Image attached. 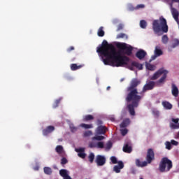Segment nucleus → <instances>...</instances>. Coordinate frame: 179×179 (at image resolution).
Returning a JSON list of instances; mask_svg holds the SVG:
<instances>
[{"mask_svg": "<svg viewBox=\"0 0 179 179\" xmlns=\"http://www.w3.org/2000/svg\"><path fill=\"white\" fill-rule=\"evenodd\" d=\"M124 168V164L122 162H118V166H115L113 168V171L118 173L120 172V169H122Z\"/></svg>", "mask_w": 179, "mask_h": 179, "instance_id": "17", "label": "nucleus"}, {"mask_svg": "<svg viewBox=\"0 0 179 179\" xmlns=\"http://www.w3.org/2000/svg\"><path fill=\"white\" fill-rule=\"evenodd\" d=\"M178 106H179V103H178Z\"/></svg>", "mask_w": 179, "mask_h": 179, "instance_id": "61", "label": "nucleus"}, {"mask_svg": "<svg viewBox=\"0 0 179 179\" xmlns=\"http://www.w3.org/2000/svg\"><path fill=\"white\" fill-rule=\"evenodd\" d=\"M140 27L141 29H145L147 27V22L145 20H141L140 21Z\"/></svg>", "mask_w": 179, "mask_h": 179, "instance_id": "33", "label": "nucleus"}, {"mask_svg": "<svg viewBox=\"0 0 179 179\" xmlns=\"http://www.w3.org/2000/svg\"><path fill=\"white\" fill-rule=\"evenodd\" d=\"M110 161H111V162H112L113 164H118L117 160V159H116L115 157H110Z\"/></svg>", "mask_w": 179, "mask_h": 179, "instance_id": "44", "label": "nucleus"}, {"mask_svg": "<svg viewBox=\"0 0 179 179\" xmlns=\"http://www.w3.org/2000/svg\"><path fill=\"white\" fill-rule=\"evenodd\" d=\"M117 47L122 52L127 56H130L132 54L133 47L130 45L125 43H118Z\"/></svg>", "mask_w": 179, "mask_h": 179, "instance_id": "5", "label": "nucleus"}, {"mask_svg": "<svg viewBox=\"0 0 179 179\" xmlns=\"http://www.w3.org/2000/svg\"><path fill=\"white\" fill-rule=\"evenodd\" d=\"M145 8V6L144 4H138L136 7V9H140V8Z\"/></svg>", "mask_w": 179, "mask_h": 179, "instance_id": "49", "label": "nucleus"}, {"mask_svg": "<svg viewBox=\"0 0 179 179\" xmlns=\"http://www.w3.org/2000/svg\"><path fill=\"white\" fill-rule=\"evenodd\" d=\"M141 179H143V178H141Z\"/></svg>", "mask_w": 179, "mask_h": 179, "instance_id": "62", "label": "nucleus"}, {"mask_svg": "<svg viewBox=\"0 0 179 179\" xmlns=\"http://www.w3.org/2000/svg\"><path fill=\"white\" fill-rule=\"evenodd\" d=\"M110 89V87H107V90H109Z\"/></svg>", "mask_w": 179, "mask_h": 179, "instance_id": "57", "label": "nucleus"}, {"mask_svg": "<svg viewBox=\"0 0 179 179\" xmlns=\"http://www.w3.org/2000/svg\"><path fill=\"white\" fill-rule=\"evenodd\" d=\"M106 131V127L105 126H98L96 129V135H104Z\"/></svg>", "mask_w": 179, "mask_h": 179, "instance_id": "11", "label": "nucleus"}, {"mask_svg": "<svg viewBox=\"0 0 179 179\" xmlns=\"http://www.w3.org/2000/svg\"><path fill=\"white\" fill-rule=\"evenodd\" d=\"M169 41V37L166 34H164L162 37V42L163 44H167Z\"/></svg>", "mask_w": 179, "mask_h": 179, "instance_id": "32", "label": "nucleus"}, {"mask_svg": "<svg viewBox=\"0 0 179 179\" xmlns=\"http://www.w3.org/2000/svg\"><path fill=\"white\" fill-rule=\"evenodd\" d=\"M80 127L85 129H89L93 128V124H86V123H81V124H80Z\"/></svg>", "mask_w": 179, "mask_h": 179, "instance_id": "29", "label": "nucleus"}, {"mask_svg": "<svg viewBox=\"0 0 179 179\" xmlns=\"http://www.w3.org/2000/svg\"><path fill=\"white\" fill-rule=\"evenodd\" d=\"M76 152H78V156L82 159L86 158V153L85 152V148H76Z\"/></svg>", "mask_w": 179, "mask_h": 179, "instance_id": "13", "label": "nucleus"}, {"mask_svg": "<svg viewBox=\"0 0 179 179\" xmlns=\"http://www.w3.org/2000/svg\"><path fill=\"white\" fill-rule=\"evenodd\" d=\"M117 38H125L126 40L128 39V36L124 33H120L117 35Z\"/></svg>", "mask_w": 179, "mask_h": 179, "instance_id": "30", "label": "nucleus"}, {"mask_svg": "<svg viewBox=\"0 0 179 179\" xmlns=\"http://www.w3.org/2000/svg\"><path fill=\"white\" fill-rule=\"evenodd\" d=\"M96 148H104V145H103V142H99L96 143Z\"/></svg>", "mask_w": 179, "mask_h": 179, "instance_id": "43", "label": "nucleus"}, {"mask_svg": "<svg viewBox=\"0 0 179 179\" xmlns=\"http://www.w3.org/2000/svg\"><path fill=\"white\" fill-rule=\"evenodd\" d=\"M97 35L99 37H103L105 35V31H103V27H100L98 29Z\"/></svg>", "mask_w": 179, "mask_h": 179, "instance_id": "26", "label": "nucleus"}, {"mask_svg": "<svg viewBox=\"0 0 179 179\" xmlns=\"http://www.w3.org/2000/svg\"><path fill=\"white\" fill-rule=\"evenodd\" d=\"M171 93L172 95L175 97H178L179 95V90L178 88V87H176V85H175V84H172L171 85Z\"/></svg>", "mask_w": 179, "mask_h": 179, "instance_id": "16", "label": "nucleus"}, {"mask_svg": "<svg viewBox=\"0 0 179 179\" xmlns=\"http://www.w3.org/2000/svg\"><path fill=\"white\" fill-rule=\"evenodd\" d=\"M60 103H61V99H57L52 106L53 108H57V107H58V106H59Z\"/></svg>", "mask_w": 179, "mask_h": 179, "instance_id": "35", "label": "nucleus"}, {"mask_svg": "<svg viewBox=\"0 0 179 179\" xmlns=\"http://www.w3.org/2000/svg\"><path fill=\"white\" fill-rule=\"evenodd\" d=\"M167 73H168V71L164 69V72L163 73L162 77L159 78L158 81H156L155 83L156 85L159 86L165 82V80L167 77Z\"/></svg>", "mask_w": 179, "mask_h": 179, "instance_id": "12", "label": "nucleus"}, {"mask_svg": "<svg viewBox=\"0 0 179 179\" xmlns=\"http://www.w3.org/2000/svg\"><path fill=\"white\" fill-rule=\"evenodd\" d=\"M134 66H132V64L131 66H129V69L131 70V71H133L134 70Z\"/></svg>", "mask_w": 179, "mask_h": 179, "instance_id": "54", "label": "nucleus"}, {"mask_svg": "<svg viewBox=\"0 0 179 179\" xmlns=\"http://www.w3.org/2000/svg\"><path fill=\"white\" fill-rule=\"evenodd\" d=\"M164 73V68H161L159 69L157 71H156L155 73V74H153V76H152V77H150V80H157L163 73Z\"/></svg>", "mask_w": 179, "mask_h": 179, "instance_id": "8", "label": "nucleus"}, {"mask_svg": "<svg viewBox=\"0 0 179 179\" xmlns=\"http://www.w3.org/2000/svg\"><path fill=\"white\" fill-rule=\"evenodd\" d=\"M93 120H94V116H93V115H85L83 117V122L92 121Z\"/></svg>", "mask_w": 179, "mask_h": 179, "instance_id": "19", "label": "nucleus"}, {"mask_svg": "<svg viewBox=\"0 0 179 179\" xmlns=\"http://www.w3.org/2000/svg\"><path fill=\"white\" fill-rule=\"evenodd\" d=\"M136 165L138 167H145V166H148V164H147V162L145 161L141 162L139 159H136Z\"/></svg>", "mask_w": 179, "mask_h": 179, "instance_id": "23", "label": "nucleus"}, {"mask_svg": "<svg viewBox=\"0 0 179 179\" xmlns=\"http://www.w3.org/2000/svg\"><path fill=\"white\" fill-rule=\"evenodd\" d=\"M112 143L110 141H108L106 145L105 150L106 151H108L112 148Z\"/></svg>", "mask_w": 179, "mask_h": 179, "instance_id": "38", "label": "nucleus"}, {"mask_svg": "<svg viewBox=\"0 0 179 179\" xmlns=\"http://www.w3.org/2000/svg\"><path fill=\"white\" fill-rule=\"evenodd\" d=\"M147 53L145 50H139L138 51H137L136 54V57L141 60L143 59H144V57L146 56Z\"/></svg>", "mask_w": 179, "mask_h": 179, "instance_id": "14", "label": "nucleus"}, {"mask_svg": "<svg viewBox=\"0 0 179 179\" xmlns=\"http://www.w3.org/2000/svg\"><path fill=\"white\" fill-rule=\"evenodd\" d=\"M152 29L155 34H158V36L162 35V34H159L161 31L165 34L167 33L169 27L166 20L164 17H160L159 20H154L152 22Z\"/></svg>", "mask_w": 179, "mask_h": 179, "instance_id": "3", "label": "nucleus"}, {"mask_svg": "<svg viewBox=\"0 0 179 179\" xmlns=\"http://www.w3.org/2000/svg\"><path fill=\"white\" fill-rule=\"evenodd\" d=\"M127 132H128L127 129H122V130H121V134H122L123 136H124L125 135H127Z\"/></svg>", "mask_w": 179, "mask_h": 179, "instance_id": "45", "label": "nucleus"}, {"mask_svg": "<svg viewBox=\"0 0 179 179\" xmlns=\"http://www.w3.org/2000/svg\"><path fill=\"white\" fill-rule=\"evenodd\" d=\"M172 122H174L175 124H179L178 122H179V119L178 117H177L176 119H172Z\"/></svg>", "mask_w": 179, "mask_h": 179, "instance_id": "52", "label": "nucleus"}, {"mask_svg": "<svg viewBox=\"0 0 179 179\" xmlns=\"http://www.w3.org/2000/svg\"><path fill=\"white\" fill-rule=\"evenodd\" d=\"M166 148L169 150L171 149V143L169 142L166 143Z\"/></svg>", "mask_w": 179, "mask_h": 179, "instance_id": "46", "label": "nucleus"}, {"mask_svg": "<svg viewBox=\"0 0 179 179\" xmlns=\"http://www.w3.org/2000/svg\"><path fill=\"white\" fill-rule=\"evenodd\" d=\"M68 179H72V178L71 176H68Z\"/></svg>", "mask_w": 179, "mask_h": 179, "instance_id": "58", "label": "nucleus"}, {"mask_svg": "<svg viewBox=\"0 0 179 179\" xmlns=\"http://www.w3.org/2000/svg\"><path fill=\"white\" fill-rule=\"evenodd\" d=\"M89 162L92 164L94 162V154L90 153L88 156Z\"/></svg>", "mask_w": 179, "mask_h": 179, "instance_id": "34", "label": "nucleus"}, {"mask_svg": "<svg viewBox=\"0 0 179 179\" xmlns=\"http://www.w3.org/2000/svg\"><path fill=\"white\" fill-rule=\"evenodd\" d=\"M146 69L152 71L155 70V66L150 63H146Z\"/></svg>", "mask_w": 179, "mask_h": 179, "instance_id": "31", "label": "nucleus"}, {"mask_svg": "<svg viewBox=\"0 0 179 179\" xmlns=\"http://www.w3.org/2000/svg\"><path fill=\"white\" fill-rule=\"evenodd\" d=\"M155 55H154V56L152 57V59L153 60L155 59V58H156L157 57H159V56H161V55H163V52H162V50L159 48V46H156V47H155Z\"/></svg>", "mask_w": 179, "mask_h": 179, "instance_id": "15", "label": "nucleus"}, {"mask_svg": "<svg viewBox=\"0 0 179 179\" xmlns=\"http://www.w3.org/2000/svg\"><path fill=\"white\" fill-rule=\"evenodd\" d=\"M43 171L45 174H46L47 176H51V174H52V169H51V168L50 167H47V166L44 167Z\"/></svg>", "mask_w": 179, "mask_h": 179, "instance_id": "25", "label": "nucleus"}, {"mask_svg": "<svg viewBox=\"0 0 179 179\" xmlns=\"http://www.w3.org/2000/svg\"><path fill=\"white\" fill-rule=\"evenodd\" d=\"M88 146L90 148H96V143L94 142H91L89 143Z\"/></svg>", "mask_w": 179, "mask_h": 179, "instance_id": "42", "label": "nucleus"}, {"mask_svg": "<svg viewBox=\"0 0 179 179\" xmlns=\"http://www.w3.org/2000/svg\"><path fill=\"white\" fill-rule=\"evenodd\" d=\"M55 150L58 155H62V153H64V148L62 145H57L55 148Z\"/></svg>", "mask_w": 179, "mask_h": 179, "instance_id": "27", "label": "nucleus"}, {"mask_svg": "<svg viewBox=\"0 0 179 179\" xmlns=\"http://www.w3.org/2000/svg\"><path fill=\"white\" fill-rule=\"evenodd\" d=\"M59 174L64 179H68V171H66V169H61Z\"/></svg>", "mask_w": 179, "mask_h": 179, "instance_id": "20", "label": "nucleus"}, {"mask_svg": "<svg viewBox=\"0 0 179 179\" xmlns=\"http://www.w3.org/2000/svg\"><path fill=\"white\" fill-rule=\"evenodd\" d=\"M74 50H75V47H73V46H70V48H69V51H73Z\"/></svg>", "mask_w": 179, "mask_h": 179, "instance_id": "53", "label": "nucleus"}, {"mask_svg": "<svg viewBox=\"0 0 179 179\" xmlns=\"http://www.w3.org/2000/svg\"><path fill=\"white\" fill-rule=\"evenodd\" d=\"M130 124V120L127 118L124 119V120L120 124V128H125Z\"/></svg>", "mask_w": 179, "mask_h": 179, "instance_id": "22", "label": "nucleus"}, {"mask_svg": "<svg viewBox=\"0 0 179 179\" xmlns=\"http://www.w3.org/2000/svg\"><path fill=\"white\" fill-rule=\"evenodd\" d=\"M69 128L71 131V132L75 133L78 131V127H75L73 124H69Z\"/></svg>", "mask_w": 179, "mask_h": 179, "instance_id": "40", "label": "nucleus"}, {"mask_svg": "<svg viewBox=\"0 0 179 179\" xmlns=\"http://www.w3.org/2000/svg\"><path fill=\"white\" fill-rule=\"evenodd\" d=\"M111 120H112V121H114V120H115L114 117H112V118H111Z\"/></svg>", "mask_w": 179, "mask_h": 179, "instance_id": "59", "label": "nucleus"}, {"mask_svg": "<svg viewBox=\"0 0 179 179\" xmlns=\"http://www.w3.org/2000/svg\"><path fill=\"white\" fill-rule=\"evenodd\" d=\"M162 106L166 110H171V108H173V105H171L170 102H168V101H164L162 102Z\"/></svg>", "mask_w": 179, "mask_h": 179, "instance_id": "18", "label": "nucleus"}, {"mask_svg": "<svg viewBox=\"0 0 179 179\" xmlns=\"http://www.w3.org/2000/svg\"><path fill=\"white\" fill-rule=\"evenodd\" d=\"M145 159H146L145 162H147V165L150 164L155 159V152L152 149L150 148L148 150Z\"/></svg>", "mask_w": 179, "mask_h": 179, "instance_id": "6", "label": "nucleus"}, {"mask_svg": "<svg viewBox=\"0 0 179 179\" xmlns=\"http://www.w3.org/2000/svg\"><path fill=\"white\" fill-rule=\"evenodd\" d=\"M66 163H68V159H66L65 157H63L62 159L61 164H66Z\"/></svg>", "mask_w": 179, "mask_h": 179, "instance_id": "47", "label": "nucleus"}, {"mask_svg": "<svg viewBox=\"0 0 179 179\" xmlns=\"http://www.w3.org/2000/svg\"><path fill=\"white\" fill-rule=\"evenodd\" d=\"M131 65H132V66L136 67L138 70H142L143 69V64H140V63H138L137 62H131Z\"/></svg>", "mask_w": 179, "mask_h": 179, "instance_id": "24", "label": "nucleus"}, {"mask_svg": "<svg viewBox=\"0 0 179 179\" xmlns=\"http://www.w3.org/2000/svg\"><path fill=\"white\" fill-rule=\"evenodd\" d=\"M123 151L126 153H131L132 151V149L130 146H129L128 144H126L124 147H123Z\"/></svg>", "mask_w": 179, "mask_h": 179, "instance_id": "28", "label": "nucleus"}, {"mask_svg": "<svg viewBox=\"0 0 179 179\" xmlns=\"http://www.w3.org/2000/svg\"><path fill=\"white\" fill-rule=\"evenodd\" d=\"M178 45H179V40L178 39H175L174 40V43L172 45V48H176Z\"/></svg>", "mask_w": 179, "mask_h": 179, "instance_id": "41", "label": "nucleus"}, {"mask_svg": "<svg viewBox=\"0 0 179 179\" xmlns=\"http://www.w3.org/2000/svg\"><path fill=\"white\" fill-rule=\"evenodd\" d=\"M177 136L179 137V131H178V133L177 134Z\"/></svg>", "mask_w": 179, "mask_h": 179, "instance_id": "60", "label": "nucleus"}, {"mask_svg": "<svg viewBox=\"0 0 179 179\" xmlns=\"http://www.w3.org/2000/svg\"><path fill=\"white\" fill-rule=\"evenodd\" d=\"M102 124H103V122H102V120H100V119H98L97 120H96V124H97V126H102Z\"/></svg>", "mask_w": 179, "mask_h": 179, "instance_id": "50", "label": "nucleus"}, {"mask_svg": "<svg viewBox=\"0 0 179 179\" xmlns=\"http://www.w3.org/2000/svg\"><path fill=\"white\" fill-rule=\"evenodd\" d=\"M106 158L101 155H97L96 157L95 162L98 166H102L106 164Z\"/></svg>", "mask_w": 179, "mask_h": 179, "instance_id": "7", "label": "nucleus"}, {"mask_svg": "<svg viewBox=\"0 0 179 179\" xmlns=\"http://www.w3.org/2000/svg\"><path fill=\"white\" fill-rule=\"evenodd\" d=\"M171 1L173 3H179V0H171Z\"/></svg>", "mask_w": 179, "mask_h": 179, "instance_id": "55", "label": "nucleus"}, {"mask_svg": "<svg viewBox=\"0 0 179 179\" xmlns=\"http://www.w3.org/2000/svg\"><path fill=\"white\" fill-rule=\"evenodd\" d=\"M171 144L173 145H175V146H177L178 145V143L174 140H172L171 141Z\"/></svg>", "mask_w": 179, "mask_h": 179, "instance_id": "51", "label": "nucleus"}, {"mask_svg": "<svg viewBox=\"0 0 179 179\" xmlns=\"http://www.w3.org/2000/svg\"><path fill=\"white\" fill-rule=\"evenodd\" d=\"M172 162L167 157H164L159 163V170L161 173L168 172L172 169Z\"/></svg>", "mask_w": 179, "mask_h": 179, "instance_id": "4", "label": "nucleus"}, {"mask_svg": "<svg viewBox=\"0 0 179 179\" xmlns=\"http://www.w3.org/2000/svg\"><path fill=\"white\" fill-rule=\"evenodd\" d=\"M96 52L100 54L105 65L123 67L127 66L129 62L127 56L122 55L120 52H117L114 46L108 44L106 40L103 41L101 46L97 47Z\"/></svg>", "mask_w": 179, "mask_h": 179, "instance_id": "1", "label": "nucleus"}, {"mask_svg": "<svg viewBox=\"0 0 179 179\" xmlns=\"http://www.w3.org/2000/svg\"><path fill=\"white\" fill-rule=\"evenodd\" d=\"M141 81L138 78H133L130 83V85L127 87L126 92L127 96L125 101L129 105H127V108L131 115H135V109L138 106L139 102L141 101L144 96V93L149 90H152L156 85L155 81H148L144 85L140 95H138L137 87L140 85Z\"/></svg>", "mask_w": 179, "mask_h": 179, "instance_id": "2", "label": "nucleus"}, {"mask_svg": "<svg viewBox=\"0 0 179 179\" xmlns=\"http://www.w3.org/2000/svg\"><path fill=\"white\" fill-rule=\"evenodd\" d=\"M123 27H124V25L122 24H120L118 26H117V31H120L121 30L123 29Z\"/></svg>", "mask_w": 179, "mask_h": 179, "instance_id": "48", "label": "nucleus"}, {"mask_svg": "<svg viewBox=\"0 0 179 179\" xmlns=\"http://www.w3.org/2000/svg\"><path fill=\"white\" fill-rule=\"evenodd\" d=\"M54 131H55V127L54 126H48L43 130V135H44V136H47V135L54 132Z\"/></svg>", "mask_w": 179, "mask_h": 179, "instance_id": "10", "label": "nucleus"}, {"mask_svg": "<svg viewBox=\"0 0 179 179\" xmlns=\"http://www.w3.org/2000/svg\"><path fill=\"white\" fill-rule=\"evenodd\" d=\"M93 135V132L92 131H87L83 134L84 137H89Z\"/></svg>", "mask_w": 179, "mask_h": 179, "instance_id": "39", "label": "nucleus"}, {"mask_svg": "<svg viewBox=\"0 0 179 179\" xmlns=\"http://www.w3.org/2000/svg\"><path fill=\"white\" fill-rule=\"evenodd\" d=\"M177 124H174V123H170V127L172 129H179V123H176Z\"/></svg>", "mask_w": 179, "mask_h": 179, "instance_id": "36", "label": "nucleus"}, {"mask_svg": "<svg viewBox=\"0 0 179 179\" xmlns=\"http://www.w3.org/2000/svg\"><path fill=\"white\" fill-rule=\"evenodd\" d=\"M70 67H71V71H76L78 69H82V67H83V65H82V64L78 65L77 64H71Z\"/></svg>", "mask_w": 179, "mask_h": 179, "instance_id": "21", "label": "nucleus"}, {"mask_svg": "<svg viewBox=\"0 0 179 179\" xmlns=\"http://www.w3.org/2000/svg\"><path fill=\"white\" fill-rule=\"evenodd\" d=\"M103 139H104V137L102 136H96L95 137L92 138L93 141H102Z\"/></svg>", "mask_w": 179, "mask_h": 179, "instance_id": "37", "label": "nucleus"}, {"mask_svg": "<svg viewBox=\"0 0 179 179\" xmlns=\"http://www.w3.org/2000/svg\"><path fill=\"white\" fill-rule=\"evenodd\" d=\"M38 169H39V167H38V166H36V167L34 168V170H35L36 171H38Z\"/></svg>", "mask_w": 179, "mask_h": 179, "instance_id": "56", "label": "nucleus"}, {"mask_svg": "<svg viewBox=\"0 0 179 179\" xmlns=\"http://www.w3.org/2000/svg\"><path fill=\"white\" fill-rule=\"evenodd\" d=\"M171 13L173 17L175 19L176 22L179 24V12L177 10L176 8L173 7L172 3L171 4Z\"/></svg>", "mask_w": 179, "mask_h": 179, "instance_id": "9", "label": "nucleus"}]
</instances>
